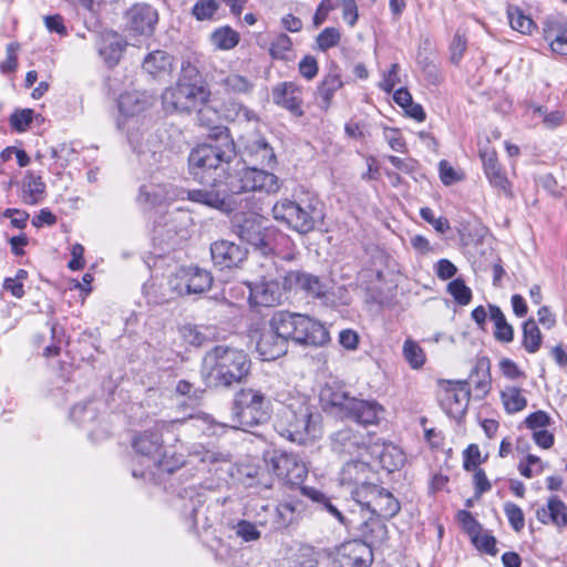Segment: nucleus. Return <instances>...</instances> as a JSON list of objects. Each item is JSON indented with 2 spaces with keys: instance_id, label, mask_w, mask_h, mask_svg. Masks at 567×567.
Returning a JSON list of instances; mask_svg holds the SVG:
<instances>
[{
  "instance_id": "f257e3e1",
  "label": "nucleus",
  "mask_w": 567,
  "mask_h": 567,
  "mask_svg": "<svg viewBox=\"0 0 567 567\" xmlns=\"http://www.w3.org/2000/svg\"><path fill=\"white\" fill-rule=\"evenodd\" d=\"M209 137L213 143L200 144L188 155L189 174L199 183H208L215 177L213 173L223 172L236 158L235 143L227 127H212Z\"/></svg>"
},
{
  "instance_id": "f03ea898",
  "label": "nucleus",
  "mask_w": 567,
  "mask_h": 567,
  "mask_svg": "<svg viewBox=\"0 0 567 567\" xmlns=\"http://www.w3.org/2000/svg\"><path fill=\"white\" fill-rule=\"evenodd\" d=\"M184 420L173 421H158L155 425L147 431H144L136 435L132 442V447L135 452L134 462L144 466L145 470L132 468V475L134 477H153L156 472L173 473L175 468L182 463L178 460L174 465L162 457L163 452V439L162 434L164 431L174 430L178 425H182Z\"/></svg>"
},
{
  "instance_id": "7ed1b4c3",
  "label": "nucleus",
  "mask_w": 567,
  "mask_h": 567,
  "mask_svg": "<svg viewBox=\"0 0 567 567\" xmlns=\"http://www.w3.org/2000/svg\"><path fill=\"white\" fill-rule=\"evenodd\" d=\"M320 401L326 411L359 424H377L384 409L374 400H361L351 395L343 384L327 383L320 392Z\"/></svg>"
},
{
  "instance_id": "20e7f679",
  "label": "nucleus",
  "mask_w": 567,
  "mask_h": 567,
  "mask_svg": "<svg viewBox=\"0 0 567 567\" xmlns=\"http://www.w3.org/2000/svg\"><path fill=\"white\" fill-rule=\"evenodd\" d=\"M209 377L216 386L230 388L241 383L250 373L251 360L241 349L219 344L205 355Z\"/></svg>"
},
{
  "instance_id": "39448f33",
  "label": "nucleus",
  "mask_w": 567,
  "mask_h": 567,
  "mask_svg": "<svg viewBox=\"0 0 567 567\" xmlns=\"http://www.w3.org/2000/svg\"><path fill=\"white\" fill-rule=\"evenodd\" d=\"M269 324L282 333L287 343L291 340L302 346H323L329 341L326 327L301 313L277 311Z\"/></svg>"
},
{
  "instance_id": "423d86ee",
  "label": "nucleus",
  "mask_w": 567,
  "mask_h": 567,
  "mask_svg": "<svg viewBox=\"0 0 567 567\" xmlns=\"http://www.w3.org/2000/svg\"><path fill=\"white\" fill-rule=\"evenodd\" d=\"M272 217L300 234H307L322 220V204L315 196H305L298 200L281 199L274 205Z\"/></svg>"
},
{
  "instance_id": "0eeeda50",
  "label": "nucleus",
  "mask_w": 567,
  "mask_h": 567,
  "mask_svg": "<svg viewBox=\"0 0 567 567\" xmlns=\"http://www.w3.org/2000/svg\"><path fill=\"white\" fill-rule=\"evenodd\" d=\"M275 426L281 436L305 444L310 436H315L312 408L305 400H296L284 405L277 413Z\"/></svg>"
},
{
  "instance_id": "6e6552de",
  "label": "nucleus",
  "mask_w": 567,
  "mask_h": 567,
  "mask_svg": "<svg viewBox=\"0 0 567 567\" xmlns=\"http://www.w3.org/2000/svg\"><path fill=\"white\" fill-rule=\"evenodd\" d=\"M269 419L266 395L251 388L241 389L234 395L231 426L243 431L264 424Z\"/></svg>"
},
{
  "instance_id": "1a4fd4ad",
  "label": "nucleus",
  "mask_w": 567,
  "mask_h": 567,
  "mask_svg": "<svg viewBox=\"0 0 567 567\" xmlns=\"http://www.w3.org/2000/svg\"><path fill=\"white\" fill-rule=\"evenodd\" d=\"M210 91L203 83L178 81L162 95L163 104L168 111L190 112L208 102Z\"/></svg>"
},
{
  "instance_id": "9d476101",
  "label": "nucleus",
  "mask_w": 567,
  "mask_h": 567,
  "mask_svg": "<svg viewBox=\"0 0 567 567\" xmlns=\"http://www.w3.org/2000/svg\"><path fill=\"white\" fill-rule=\"evenodd\" d=\"M231 230L243 241L258 249L262 255L272 251L269 240L271 230L264 226V218L258 214H236L231 219Z\"/></svg>"
},
{
  "instance_id": "9b49d317",
  "label": "nucleus",
  "mask_w": 567,
  "mask_h": 567,
  "mask_svg": "<svg viewBox=\"0 0 567 567\" xmlns=\"http://www.w3.org/2000/svg\"><path fill=\"white\" fill-rule=\"evenodd\" d=\"M354 501L372 515L392 518L400 512V502L385 488L373 484L354 493Z\"/></svg>"
},
{
  "instance_id": "f8f14e48",
  "label": "nucleus",
  "mask_w": 567,
  "mask_h": 567,
  "mask_svg": "<svg viewBox=\"0 0 567 567\" xmlns=\"http://www.w3.org/2000/svg\"><path fill=\"white\" fill-rule=\"evenodd\" d=\"M212 181V188L188 190L187 198L190 202L203 204L227 215L241 207L243 202H245V207H249V197H245L244 199L233 198V195L227 194L225 188L219 185L218 175Z\"/></svg>"
},
{
  "instance_id": "ddd939ff",
  "label": "nucleus",
  "mask_w": 567,
  "mask_h": 567,
  "mask_svg": "<svg viewBox=\"0 0 567 567\" xmlns=\"http://www.w3.org/2000/svg\"><path fill=\"white\" fill-rule=\"evenodd\" d=\"M270 470L291 487H301L308 475L306 464L297 454L279 452L275 453L269 462Z\"/></svg>"
},
{
  "instance_id": "4468645a",
  "label": "nucleus",
  "mask_w": 567,
  "mask_h": 567,
  "mask_svg": "<svg viewBox=\"0 0 567 567\" xmlns=\"http://www.w3.org/2000/svg\"><path fill=\"white\" fill-rule=\"evenodd\" d=\"M212 284L210 272L199 267L182 268L169 281L172 290L179 296L203 293L212 287Z\"/></svg>"
},
{
  "instance_id": "2eb2a0df",
  "label": "nucleus",
  "mask_w": 567,
  "mask_h": 567,
  "mask_svg": "<svg viewBox=\"0 0 567 567\" xmlns=\"http://www.w3.org/2000/svg\"><path fill=\"white\" fill-rule=\"evenodd\" d=\"M374 478L375 473L369 463L360 460L347 462L339 474L340 484L351 488L353 499L354 493L363 487H371Z\"/></svg>"
},
{
  "instance_id": "dca6fc26",
  "label": "nucleus",
  "mask_w": 567,
  "mask_h": 567,
  "mask_svg": "<svg viewBox=\"0 0 567 567\" xmlns=\"http://www.w3.org/2000/svg\"><path fill=\"white\" fill-rule=\"evenodd\" d=\"M249 299L256 306L274 307L279 305L284 297V291L289 290L279 278L265 276L259 282L249 284Z\"/></svg>"
},
{
  "instance_id": "f3484780",
  "label": "nucleus",
  "mask_w": 567,
  "mask_h": 567,
  "mask_svg": "<svg viewBox=\"0 0 567 567\" xmlns=\"http://www.w3.org/2000/svg\"><path fill=\"white\" fill-rule=\"evenodd\" d=\"M471 398L467 381H456L441 395L440 404L444 412L452 419L460 421L465 415Z\"/></svg>"
},
{
  "instance_id": "a211bd4d",
  "label": "nucleus",
  "mask_w": 567,
  "mask_h": 567,
  "mask_svg": "<svg viewBox=\"0 0 567 567\" xmlns=\"http://www.w3.org/2000/svg\"><path fill=\"white\" fill-rule=\"evenodd\" d=\"M247 249L226 239L216 240L210 245V256L215 267L220 270L237 268L247 258Z\"/></svg>"
},
{
  "instance_id": "6ab92c4d",
  "label": "nucleus",
  "mask_w": 567,
  "mask_h": 567,
  "mask_svg": "<svg viewBox=\"0 0 567 567\" xmlns=\"http://www.w3.org/2000/svg\"><path fill=\"white\" fill-rule=\"evenodd\" d=\"M219 185L225 192L238 199V196L251 193L250 189V166L237 163L236 166H226L223 174H218Z\"/></svg>"
},
{
  "instance_id": "aec40b11",
  "label": "nucleus",
  "mask_w": 567,
  "mask_h": 567,
  "mask_svg": "<svg viewBox=\"0 0 567 567\" xmlns=\"http://www.w3.org/2000/svg\"><path fill=\"white\" fill-rule=\"evenodd\" d=\"M371 439L352 429H342L334 433L331 439L332 450L340 455H358L369 453Z\"/></svg>"
},
{
  "instance_id": "412c9836",
  "label": "nucleus",
  "mask_w": 567,
  "mask_h": 567,
  "mask_svg": "<svg viewBox=\"0 0 567 567\" xmlns=\"http://www.w3.org/2000/svg\"><path fill=\"white\" fill-rule=\"evenodd\" d=\"M279 278L285 279V287L289 290H299L312 298L323 297L327 291L326 284L318 276L306 271L291 270Z\"/></svg>"
},
{
  "instance_id": "4be33fe9",
  "label": "nucleus",
  "mask_w": 567,
  "mask_h": 567,
  "mask_svg": "<svg viewBox=\"0 0 567 567\" xmlns=\"http://www.w3.org/2000/svg\"><path fill=\"white\" fill-rule=\"evenodd\" d=\"M272 102L289 111L293 116L301 117L302 110V89L293 82H281L271 90Z\"/></svg>"
},
{
  "instance_id": "5701e85b",
  "label": "nucleus",
  "mask_w": 567,
  "mask_h": 567,
  "mask_svg": "<svg viewBox=\"0 0 567 567\" xmlns=\"http://www.w3.org/2000/svg\"><path fill=\"white\" fill-rule=\"evenodd\" d=\"M157 19V11L146 3H136L126 12L127 28L138 34H151Z\"/></svg>"
},
{
  "instance_id": "b1692460",
  "label": "nucleus",
  "mask_w": 567,
  "mask_h": 567,
  "mask_svg": "<svg viewBox=\"0 0 567 567\" xmlns=\"http://www.w3.org/2000/svg\"><path fill=\"white\" fill-rule=\"evenodd\" d=\"M372 561L373 550L361 540L348 542L339 550L340 567H370Z\"/></svg>"
},
{
  "instance_id": "393cba45",
  "label": "nucleus",
  "mask_w": 567,
  "mask_h": 567,
  "mask_svg": "<svg viewBox=\"0 0 567 567\" xmlns=\"http://www.w3.org/2000/svg\"><path fill=\"white\" fill-rule=\"evenodd\" d=\"M256 350L261 360L271 361L287 352V342L282 333L269 324V329L260 332Z\"/></svg>"
},
{
  "instance_id": "a878e982",
  "label": "nucleus",
  "mask_w": 567,
  "mask_h": 567,
  "mask_svg": "<svg viewBox=\"0 0 567 567\" xmlns=\"http://www.w3.org/2000/svg\"><path fill=\"white\" fill-rule=\"evenodd\" d=\"M371 457L379 461L382 468L392 473L403 466L405 455L401 449L392 443L375 441L369 447Z\"/></svg>"
},
{
  "instance_id": "bb28decb",
  "label": "nucleus",
  "mask_w": 567,
  "mask_h": 567,
  "mask_svg": "<svg viewBox=\"0 0 567 567\" xmlns=\"http://www.w3.org/2000/svg\"><path fill=\"white\" fill-rule=\"evenodd\" d=\"M480 156L483 162L484 173L489 184L505 194L511 192V183L506 173L497 161V154L492 148L480 151Z\"/></svg>"
},
{
  "instance_id": "cd10ccee",
  "label": "nucleus",
  "mask_w": 567,
  "mask_h": 567,
  "mask_svg": "<svg viewBox=\"0 0 567 567\" xmlns=\"http://www.w3.org/2000/svg\"><path fill=\"white\" fill-rule=\"evenodd\" d=\"M358 532L360 535L359 540L369 545L372 550L381 547L388 539L386 525L380 517L372 514L359 525Z\"/></svg>"
},
{
  "instance_id": "c85d7f7f",
  "label": "nucleus",
  "mask_w": 567,
  "mask_h": 567,
  "mask_svg": "<svg viewBox=\"0 0 567 567\" xmlns=\"http://www.w3.org/2000/svg\"><path fill=\"white\" fill-rule=\"evenodd\" d=\"M177 193L171 184H148L140 187L137 200L150 207L173 202Z\"/></svg>"
},
{
  "instance_id": "c756f323",
  "label": "nucleus",
  "mask_w": 567,
  "mask_h": 567,
  "mask_svg": "<svg viewBox=\"0 0 567 567\" xmlns=\"http://www.w3.org/2000/svg\"><path fill=\"white\" fill-rule=\"evenodd\" d=\"M342 86L341 75L336 69L322 78L315 92L317 104L321 111L327 112L330 109L336 92Z\"/></svg>"
},
{
  "instance_id": "7c9ffc66",
  "label": "nucleus",
  "mask_w": 567,
  "mask_h": 567,
  "mask_svg": "<svg viewBox=\"0 0 567 567\" xmlns=\"http://www.w3.org/2000/svg\"><path fill=\"white\" fill-rule=\"evenodd\" d=\"M536 517L542 524L561 529L567 526V506L558 496H550L547 504L536 511Z\"/></svg>"
},
{
  "instance_id": "2f4dec72",
  "label": "nucleus",
  "mask_w": 567,
  "mask_h": 567,
  "mask_svg": "<svg viewBox=\"0 0 567 567\" xmlns=\"http://www.w3.org/2000/svg\"><path fill=\"white\" fill-rule=\"evenodd\" d=\"M467 385L471 383L478 399L485 398L491 391V361L486 357L478 358L468 375Z\"/></svg>"
},
{
  "instance_id": "473e14b6",
  "label": "nucleus",
  "mask_w": 567,
  "mask_h": 567,
  "mask_svg": "<svg viewBox=\"0 0 567 567\" xmlns=\"http://www.w3.org/2000/svg\"><path fill=\"white\" fill-rule=\"evenodd\" d=\"M245 156L252 166H272L276 163V154L265 137L257 136L248 141L245 146Z\"/></svg>"
},
{
  "instance_id": "72a5a7b5",
  "label": "nucleus",
  "mask_w": 567,
  "mask_h": 567,
  "mask_svg": "<svg viewBox=\"0 0 567 567\" xmlns=\"http://www.w3.org/2000/svg\"><path fill=\"white\" fill-rule=\"evenodd\" d=\"M280 181L266 169L250 166V189L251 193L276 194L280 189Z\"/></svg>"
},
{
  "instance_id": "f704fd0d",
  "label": "nucleus",
  "mask_w": 567,
  "mask_h": 567,
  "mask_svg": "<svg viewBox=\"0 0 567 567\" xmlns=\"http://www.w3.org/2000/svg\"><path fill=\"white\" fill-rule=\"evenodd\" d=\"M125 49V43L116 33H105L97 42L99 54L110 65H115Z\"/></svg>"
},
{
  "instance_id": "c9c22d12",
  "label": "nucleus",
  "mask_w": 567,
  "mask_h": 567,
  "mask_svg": "<svg viewBox=\"0 0 567 567\" xmlns=\"http://www.w3.org/2000/svg\"><path fill=\"white\" fill-rule=\"evenodd\" d=\"M150 105L147 96L141 92H125L120 95L118 110L125 116L140 114Z\"/></svg>"
},
{
  "instance_id": "e433bc0d",
  "label": "nucleus",
  "mask_w": 567,
  "mask_h": 567,
  "mask_svg": "<svg viewBox=\"0 0 567 567\" xmlns=\"http://www.w3.org/2000/svg\"><path fill=\"white\" fill-rule=\"evenodd\" d=\"M488 315H489V319L494 322V326H495V330H494L495 339L503 343L512 342L514 339V329L507 322L501 308L495 305H489L488 306Z\"/></svg>"
},
{
  "instance_id": "4c0bfd02",
  "label": "nucleus",
  "mask_w": 567,
  "mask_h": 567,
  "mask_svg": "<svg viewBox=\"0 0 567 567\" xmlns=\"http://www.w3.org/2000/svg\"><path fill=\"white\" fill-rule=\"evenodd\" d=\"M300 494L310 499L319 508L324 509L331 516L337 518L340 523H344V516L342 515V513L338 509L336 505L332 504L331 499L321 491L310 486H301Z\"/></svg>"
},
{
  "instance_id": "58836bf2",
  "label": "nucleus",
  "mask_w": 567,
  "mask_h": 567,
  "mask_svg": "<svg viewBox=\"0 0 567 567\" xmlns=\"http://www.w3.org/2000/svg\"><path fill=\"white\" fill-rule=\"evenodd\" d=\"M501 400L504 410L508 414H515L527 406V399L523 395L520 388L509 385L501 392Z\"/></svg>"
},
{
  "instance_id": "ea45409f",
  "label": "nucleus",
  "mask_w": 567,
  "mask_h": 567,
  "mask_svg": "<svg viewBox=\"0 0 567 567\" xmlns=\"http://www.w3.org/2000/svg\"><path fill=\"white\" fill-rule=\"evenodd\" d=\"M507 17L513 30L523 34H532L536 29V23L533 19L524 13L517 6H509L507 9Z\"/></svg>"
},
{
  "instance_id": "a19ab883",
  "label": "nucleus",
  "mask_w": 567,
  "mask_h": 567,
  "mask_svg": "<svg viewBox=\"0 0 567 567\" xmlns=\"http://www.w3.org/2000/svg\"><path fill=\"white\" fill-rule=\"evenodd\" d=\"M172 66V58L164 51L157 50L150 53L143 62V69L152 74L157 75L167 72Z\"/></svg>"
},
{
  "instance_id": "79ce46f5",
  "label": "nucleus",
  "mask_w": 567,
  "mask_h": 567,
  "mask_svg": "<svg viewBox=\"0 0 567 567\" xmlns=\"http://www.w3.org/2000/svg\"><path fill=\"white\" fill-rule=\"evenodd\" d=\"M542 333L534 319H528L523 324L522 344L528 353H535L542 344Z\"/></svg>"
},
{
  "instance_id": "37998d69",
  "label": "nucleus",
  "mask_w": 567,
  "mask_h": 567,
  "mask_svg": "<svg viewBox=\"0 0 567 567\" xmlns=\"http://www.w3.org/2000/svg\"><path fill=\"white\" fill-rule=\"evenodd\" d=\"M210 40L219 50H231L239 42V33L229 27H223L212 33Z\"/></svg>"
},
{
  "instance_id": "c03bdc74",
  "label": "nucleus",
  "mask_w": 567,
  "mask_h": 567,
  "mask_svg": "<svg viewBox=\"0 0 567 567\" xmlns=\"http://www.w3.org/2000/svg\"><path fill=\"white\" fill-rule=\"evenodd\" d=\"M220 84L229 93L248 94L254 87L252 82L237 73H230L220 80Z\"/></svg>"
},
{
  "instance_id": "a18cd8bd",
  "label": "nucleus",
  "mask_w": 567,
  "mask_h": 567,
  "mask_svg": "<svg viewBox=\"0 0 567 567\" xmlns=\"http://www.w3.org/2000/svg\"><path fill=\"white\" fill-rule=\"evenodd\" d=\"M155 234L156 238L168 247H174L181 239L185 238V231L182 229L177 230L173 219L164 226H157L155 228Z\"/></svg>"
},
{
  "instance_id": "49530a36",
  "label": "nucleus",
  "mask_w": 567,
  "mask_h": 567,
  "mask_svg": "<svg viewBox=\"0 0 567 567\" xmlns=\"http://www.w3.org/2000/svg\"><path fill=\"white\" fill-rule=\"evenodd\" d=\"M470 538L477 550L492 556L496 555V538L489 532L485 530L483 527L481 530H477Z\"/></svg>"
},
{
  "instance_id": "de8ad7c7",
  "label": "nucleus",
  "mask_w": 567,
  "mask_h": 567,
  "mask_svg": "<svg viewBox=\"0 0 567 567\" xmlns=\"http://www.w3.org/2000/svg\"><path fill=\"white\" fill-rule=\"evenodd\" d=\"M403 355L411 368L419 369L425 362L423 349L413 340H406L403 344Z\"/></svg>"
},
{
  "instance_id": "09e8293b",
  "label": "nucleus",
  "mask_w": 567,
  "mask_h": 567,
  "mask_svg": "<svg viewBox=\"0 0 567 567\" xmlns=\"http://www.w3.org/2000/svg\"><path fill=\"white\" fill-rule=\"evenodd\" d=\"M296 525L290 512L285 506L282 499L272 509L271 528L275 530L287 529L288 527Z\"/></svg>"
},
{
  "instance_id": "8fccbe9b",
  "label": "nucleus",
  "mask_w": 567,
  "mask_h": 567,
  "mask_svg": "<svg viewBox=\"0 0 567 567\" xmlns=\"http://www.w3.org/2000/svg\"><path fill=\"white\" fill-rule=\"evenodd\" d=\"M289 567H318V553L311 546H301Z\"/></svg>"
},
{
  "instance_id": "3c124183",
  "label": "nucleus",
  "mask_w": 567,
  "mask_h": 567,
  "mask_svg": "<svg viewBox=\"0 0 567 567\" xmlns=\"http://www.w3.org/2000/svg\"><path fill=\"white\" fill-rule=\"evenodd\" d=\"M341 33L333 27L324 28L316 38L317 49L326 52L331 48L339 45Z\"/></svg>"
},
{
  "instance_id": "603ef678",
  "label": "nucleus",
  "mask_w": 567,
  "mask_h": 567,
  "mask_svg": "<svg viewBox=\"0 0 567 567\" xmlns=\"http://www.w3.org/2000/svg\"><path fill=\"white\" fill-rule=\"evenodd\" d=\"M282 502L285 506H287V509L290 512L295 524H298L309 512L307 502L297 495H288L282 498Z\"/></svg>"
},
{
  "instance_id": "864d4df0",
  "label": "nucleus",
  "mask_w": 567,
  "mask_h": 567,
  "mask_svg": "<svg viewBox=\"0 0 567 567\" xmlns=\"http://www.w3.org/2000/svg\"><path fill=\"white\" fill-rule=\"evenodd\" d=\"M447 291L452 295L455 301L461 306H466L472 300V291L465 285L464 280L456 278L447 285Z\"/></svg>"
},
{
  "instance_id": "5fc2aeb1",
  "label": "nucleus",
  "mask_w": 567,
  "mask_h": 567,
  "mask_svg": "<svg viewBox=\"0 0 567 567\" xmlns=\"http://www.w3.org/2000/svg\"><path fill=\"white\" fill-rule=\"evenodd\" d=\"M190 457H193L194 462H199L203 464H215L220 462H227L228 455L215 450H207L203 446L195 449L190 453Z\"/></svg>"
},
{
  "instance_id": "6e6d98bb",
  "label": "nucleus",
  "mask_w": 567,
  "mask_h": 567,
  "mask_svg": "<svg viewBox=\"0 0 567 567\" xmlns=\"http://www.w3.org/2000/svg\"><path fill=\"white\" fill-rule=\"evenodd\" d=\"M233 529L236 536L246 543L258 540L261 536L260 532L257 529L256 524L246 519L238 520L235 525H233Z\"/></svg>"
},
{
  "instance_id": "4d7b16f0",
  "label": "nucleus",
  "mask_w": 567,
  "mask_h": 567,
  "mask_svg": "<svg viewBox=\"0 0 567 567\" xmlns=\"http://www.w3.org/2000/svg\"><path fill=\"white\" fill-rule=\"evenodd\" d=\"M566 32L567 23L563 17L550 16L546 18L544 23V38L546 41L566 34Z\"/></svg>"
},
{
  "instance_id": "13d9d810",
  "label": "nucleus",
  "mask_w": 567,
  "mask_h": 567,
  "mask_svg": "<svg viewBox=\"0 0 567 567\" xmlns=\"http://www.w3.org/2000/svg\"><path fill=\"white\" fill-rule=\"evenodd\" d=\"M291 48H292L291 39L287 34L280 33L271 42L269 53L274 59L285 60L287 58L288 52L291 50Z\"/></svg>"
},
{
  "instance_id": "bf43d9fd",
  "label": "nucleus",
  "mask_w": 567,
  "mask_h": 567,
  "mask_svg": "<svg viewBox=\"0 0 567 567\" xmlns=\"http://www.w3.org/2000/svg\"><path fill=\"white\" fill-rule=\"evenodd\" d=\"M24 188L31 199L29 203L34 204L38 202L37 196L42 195L45 190V184L42 181L41 176H37L32 172H28L24 179Z\"/></svg>"
},
{
  "instance_id": "052dcab7",
  "label": "nucleus",
  "mask_w": 567,
  "mask_h": 567,
  "mask_svg": "<svg viewBox=\"0 0 567 567\" xmlns=\"http://www.w3.org/2000/svg\"><path fill=\"white\" fill-rule=\"evenodd\" d=\"M504 513L509 522V525L515 532H520L525 526V518L522 508L512 503L507 502L504 505Z\"/></svg>"
},
{
  "instance_id": "680f3d73",
  "label": "nucleus",
  "mask_w": 567,
  "mask_h": 567,
  "mask_svg": "<svg viewBox=\"0 0 567 567\" xmlns=\"http://www.w3.org/2000/svg\"><path fill=\"white\" fill-rule=\"evenodd\" d=\"M33 110H17L10 116V125L17 132H24L29 127L33 118Z\"/></svg>"
},
{
  "instance_id": "e2e57ef3",
  "label": "nucleus",
  "mask_w": 567,
  "mask_h": 567,
  "mask_svg": "<svg viewBox=\"0 0 567 567\" xmlns=\"http://www.w3.org/2000/svg\"><path fill=\"white\" fill-rule=\"evenodd\" d=\"M553 423L551 417L549 414L543 410H538L536 412L530 413L525 419V425L527 429L532 430L533 432L546 429L550 426Z\"/></svg>"
},
{
  "instance_id": "0e129e2a",
  "label": "nucleus",
  "mask_w": 567,
  "mask_h": 567,
  "mask_svg": "<svg viewBox=\"0 0 567 567\" xmlns=\"http://www.w3.org/2000/svg\"><path fill=\"white\" fill-rule=\"evenodd\" d=\"M485 462V458L481 457V451L477 444H470L463 452V467L470 472L476 470V467Z\"/></svg>"
},
{
  "instance_id": "69168bd1",
  "label": "nucleus",
  "mask_w": 567,
  "mask_h": 567,
  "mask_svg": "<svg viewBox=\"0 0 567 567\" xmlns=\"http://www.w3.org/2000/svg\"><path fill=\"white\" fill-rule=\"evenodd\" d=\"M467 48V40L464 34L457 30L450 44L451 61L454 64H458L462 60Z\"/></svg>"
},
{
  "instance_id": "338daca9",
  "label": "nucleus",
  "mask_w": 567,
  "mask_h": 567,
  "mask_svg": "<svg viewBox=\"0 0 567 567\" xmlns=\"http://www.w3.org/2000/svg\"><path fill=\"white\" fill-rule=\"evenodd\" d=\"M383 136L385 141L388 142L389 146L400 153H404L406 151L405 141L398 128L393 127H384L383 130Z\"/></svg>"
},
{
  "instance_id": "774afa93",
  "label": "nucleus",
  "mask_w": 567,
  "mask_h": 567,
  "mask_svg": "<svg viewBox=\"0 0 567 567\" xmlns=\"http://www.w3.org/2000/svg\"><path fill=\"white\" fill-rule=\"evenodd\" d=\"M218 6L215 0H197L193 8V14L197 20L210 19L216 12Z\"/></svg>"
}]
</instances>
